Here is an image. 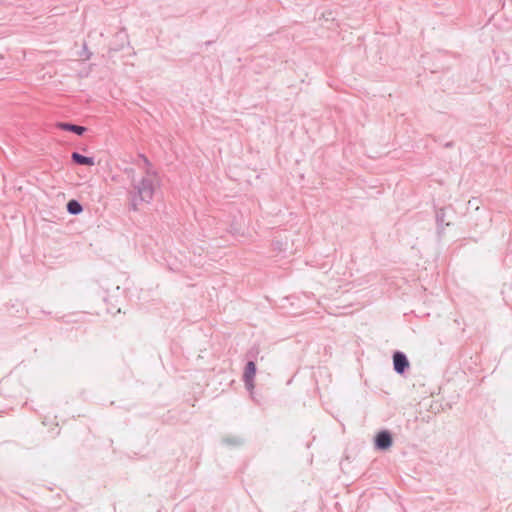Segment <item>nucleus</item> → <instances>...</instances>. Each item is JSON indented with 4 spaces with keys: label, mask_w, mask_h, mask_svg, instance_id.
Returning <instances> with one entry per match:
<instances>
[{
    "label": "nucleus",
    "mask_w": 512,
    "mask_h": 512,
    "mask_svg": "<svg viewBox=\"0 0 512 512\" xmlns=\"http://www.w3.org/2000/svg\"><path fill=\"white\" fill-rule=\"evenodd\" d=\"M437 220L440 221V220H443V217H440L439 214H437Z\"/></svg>",
    "instance_id": "nucleus-12"
},
{
    "label": "nucleus",
    "mask_w": 512,
    "mask_h": 512,
    "mask_svg": "<svg viewBox=\"0 0 512 512\" xmlns=\"http://www.w3.org/2000/svg\"><path fill=\"white\" fill-rule=\"evenodd\" d=\"M273 247H274V249L279 250V251L286 250V247H283L282 242H280L279 240L273 241Z\"/></svg>",
    "instance_id": "nucleus-9"
},
{
    "label": "nucleus",
    "mask_w": 512,
    "mask_h": 512,
    "mask_svg": "<svg viewBox=\"0 0 512 512\" xmlns=\"http://www.w3.org/2000/svg\"><path fill=\"white\" fill-rule=\"evenodd\" d=\"M256 375V365L253 361H248L243 374V381L248 390L254 388V378Z\"/></svg>",
    "instance_id": "nucleus-3"
},
{
    "label": "nucleus",
    "mask_w": 512,
    "mask_h": 512,
    "mask_svg": "<svg viewBox=\"0 0 512 512\" xmlns=\"http://www.w3.org/2000/svg\"><path fill=\"white\" fill-rule=\"evenodd\" d=\"M67 211L72 215H78L83 211V207L77 200L72 199L67 203Z\"/></svg>",
    "instance_id": "nucleus-7"
},
{
    "label": "nucleus",
    "mask_w": 512,
    "mask_h": 512,
    "mask_svg": "<svg viewBox=\"0 0 512 512\" xmlns=\"http://www.w3.org/2000/svg\"><path fill=\"white\" fill-rule=\"evenodd\" d=\"M437 220L440 221V220H443V217H440L439 214H437Z\"/></svg>",
    "instance_id": "nucleus-11"
},
{
    "label": "nucleus",
    "mask_w": 512,
    "mask_h": 512,
    "mask_svg": "<svg viewBox=\"0 0 512 512\" xmlns=\"http://www.w3.org/2000/svg\"><path fill=\"white\" fill-rule=\"evenodd\" d=\"M141 158L143 159V161H144L147 165H149V161H148V159H147L144 155H141Z\"/></svg>",
    "instance_id": "nucleus-10"
},
{
    "label": "nucleus",
    "mask_w": 512,
    "mask_h": 512,
    "mask_svg": "<svg viewBox=\"0 0 512 512\" xmlns=\"http://www.w3.org/2000/svg\"><path fill=\"white\" fill-rule=\"evenodd\" d=\"M393 366H394V370L398 374H403L406 371V369L409 367V361H408L407 356L401 351L394 352Z\"/></svg>",
    "instance_id": "nucleus-2"
},
{
    "label": "nucleus",
    "mask_w": 512,
    "mask_h": 512,
    "mask_svg": "<svg viewBox=\"0 0 512 512\" xmlns=\"http://www.w3.org/2000/svg\"><path fill=\"white\" fill-rule=\"evenodd\" d=\"M224 442L231 445H241L243 443V440L239 437H227L224 439Z\"/></svg>",
    "instance_id": "nucleus-8"
},
{
    "label": "nucleus",
    "mask_w": 512,
    "mask_h": 512,
    "mask_svg": "<svg viewBox=\"0 0 512 512\" xmlns=\"http://www.w3.org/2000/svg\"><path fill=\"white\" fill-rule=\"evenodd\" d=\"M392 445V435L389 431L383 430L375 436V447L379 450H386Z\"/></svg>",
    "instance_id": "nucleus-4"
},
{
    "label": "nucleus",
    "mask_w": 512,
    "mask_h": 512,
    "mask_svg": "<svg viewBox=\"0 0 512 512\" xmlns=\"http://www.w3.org/2000/svg\"><path fill=\"white\" fill-rule=\"evenodd\" d=\"M57 127L61 130L73 132L77 135H82L86 131V128L84 126H79L67 122H59L57 123Z\"/></svg>",
    "instance_id": "nucleus-5"
},
{
    "label": "nucleus",
    "mask_w": 512,
    "mask_h": 512,
    "mask_svg": "<svg viewBox=\"0 0 512 512\" xmlns=\"http://www.w3.org/2000/svg\"><path fill=\"white\" fill-rule=\"evenodd\" d=\"M71 159L74 163H76L78 165L93 166L95 164L93 157H87V156L81 155L78 152H73L71 155Z\"/></svg>",
    "instance_id": "nucleus-6"
},
{
    "label": "nucleus",
    "mask_w": 512,
    "mask_h": 512,
    "mask_svg": "<svg viewBox=\"0 0 512 512\" xmlns=\"http://www.w3.org/2000/svg\"><path fill=\"white\" fill-rule=\"evenodd\" d=\"M155 175L149 170L146 175L138 182H134L130 191L131 205L133 210L138 209L142 203H150L155 191Z\"/></svg>",
    "instance_id": "nucleus-1"
}]
</instances>
